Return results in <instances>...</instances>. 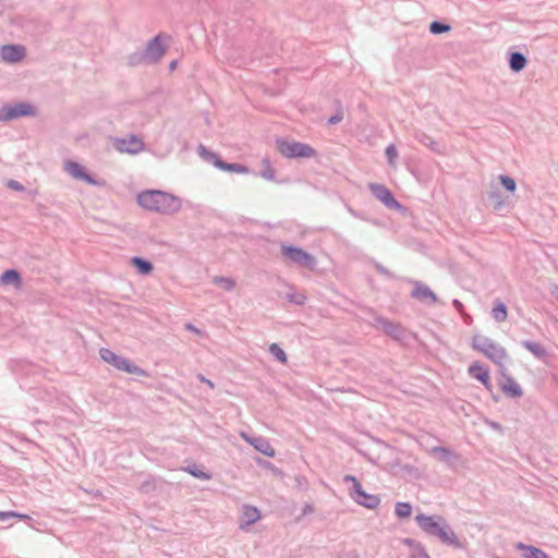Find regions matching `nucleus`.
Here are the masks:
<instances>
[{"label":"nucleus","mask_w":558,"mask_h":558,"mask_svg":"<svg viewBox=\"0 0 558 558\" xmlns=\"http://www.w3.org/2000/svg\"><path fill=\"white\" fill-rule=\"evenodd\" d=\"M481 384L485 387V389H486L487 391H489V392H492V393H493V385H492V381H490V377L487 379V383H486V381H483V383H481Z\"/></svg>","instance_id":"obj_54"},{"label":"nucleus","mask_w":558,"mask_h":558,"mask_svg":"<svg viewBox=\"0 0 558 558\" xmlns=\"http://www.w3.org/2000/svg\"><path fill=\"white\" fill-rule=\"evenodd\" d=\"M434 537H437L442 544L450 546L454 549H465V543L461 542L456 535L452 527L445 520L438 529Z\"/></svg>","instance_id":"obj_13"},{"label":"nucleus","mask_w":558,"mask_h":558,"mask_svg":"<svg viewBox=\"0 0 558 558\" xmlns=\"http://www.w3.org/2000/svg\"><path fill=\"white\" fill-rule=\"evenodd\" d=\"M408 282L413 286L410 294L412 299L428 305H434L439 302L436 293L422 281L409 279Z\"/></svg>","instance_id":"obj_12"},{"label":"nucleus","mask_w":558,"mask_h":558,"mask_svg":"<svg viewBox=\"0 0 558 558\" xmlns=\"http://www.w3.org/2000/svg\"><path fill=\"white\" fill-rule=\"evenodd\" d=\"M471 347L473 350L483 353L499 367L504 366L502 361L507 357V352L492 339L482 335H475L472 338Z\"/></svg>","instance_id":"obj_2"},{"label":"nucleus","mask_w":558,"mask_h":558,"mask_svg":"<svg viewBox=\"0 0 558 558\" xmlns=\"http://www.w3.org/2000/svg\"><path fill=\"white\" fill-rule=\"evenodd\" d=\"M402 543L404 545L411 547L412 549H416L417 547H420V545H422V543L415 541L414 538H410V537L403 538Z\"/></svg>","instance_id":"obj_49"},{"label":"nucleus","mask_w":558,"mask_h":558,"mask_svg":"<svg viewBox=\"0 0 558 558\" xmlns=\"http://www.w3.org/2000/svg\"><path fill=\"white\" fill-rule=\"evenodd\" d=\"M469 375L480 383L486 381L490 377L489 368L483 364H481L478 361H475L469 366Z\"/></svg>","instance_id":"obj_24"},{"label":"nucleus","mask_w":558,"mask_h":558,"mask_svg":"<svg viewBox=\"0 0 558 558\" xmlns=\"http://www.w3.org/2000/svg\"><path fill=\"white\" fill-rule=\"evenodd\" d=\"M492 397H493V399H494L495 401H498V400H499V398H498L497 396H495V395H493Z\"/></svg>","instance_id":"obj_62"},{"label":"nucleus","mask_w":558,"mask_h":558,"mask_svg":"<svg viewBox=\"0 0 558 558\" xmlns=\"http://www.w3.org/2000/svg\"><path fill=\"white\" fill-rule=\"evenodd\" d=\"M385 154H386L389 165H395L396 159L398 157V151H397L396 146L393 144L388 145L386 147Z\"/></svg>","instance_id":"obj_42"},{"label":"nucleus","mask_w":558,"mask_h":558,"mask_svg":"<svg viewBox=\"0 0 558 558\" xmlns=\"http://www.w3.org/2000/svg\"><path fill=\"white\" fill-rule=\"evenodd\" d=\"M99 355L102 361L112 365L113 367H116L119 371L125 372L128 374L142 376V377L149 376V373L146 369L134 364L130 359L118 355L110 349L101 348L99 350Z\"/></svg>","instance_id":"obj_4"},{"label":"nucleus","mask_w":558,"mask_h":558,"mask_svg":"<svg viewBox=\"0 0 558 558\" xmlns=\"http://www.w3.org/2000/svg\"><path fill=\"white\" fill-rule=\"evenodd\" d=\"M428 29L434 35H441L448 33L451 29V26L448 23L436 20L430 22Z\"/></svg>","instance_id":"obj_37"},{"label":"nucleus","mask_w":558,"mask_h":558,"mask_svg":"<svg viewBox=\"0 0 558 558\" xmlns=\"http://www.w3.org/2000/svg\"><path fill=\"white\" fill-rule=\"evenodd\" d=\"M499 375L500 378L498 379V385L505 396L513 399H518L523 396L521 386L511 375L507 374L505 366L499 367Z\"/></svg>","instance_id":"obj_11"},{"label":"nucleus","mask_w":558,"mask_h":558,"mask_svg":"<svg viewBox=\"0 0 558 558\" xmlns=\"http://www.w3.org/2000/svg\"><path fill=\"white\" fill-rule=\"evenodd\" d=\"M374 267L378 274L385 276L386 278L396 279L395 274L391 272L388 268H386L383 264L374 262Z\"/></svg>","instance_id":"obj_43"},{"label":"nucleus","mask_w":558,"mask_h":558,"mask_svg":"<svg viewBox=\"0 0 558 558\" xmlns=\"http://www.w3.org/2000/svg\"><path fill=\"white\" fill-rule=\"evenodd\" d=\"M262 167L263 169L260 171V177L268 181H275V170L271 166L269 158L265 157L262 159Z\"/></svg>","instance_id":"obj_35"},{"label":"nucleus","mask_w":558,"mask_h":558,"mask_svg":"<svg viewBox=\"0 0 558 558\" xmlns=\"http://www.w3.org/2000/svg\"><path fill=\"white\" fill-rule=\"evenodd\" d=\"M414 138L417 142H420L421 144H423L424 146L428 147L432 151H435L437 154L441 153L442 146L439 144V142L434 140L432 136H429L425 132H423L421 130L414 131Z\"/></svg>","instance_id":"obj_23"},{"label":"nucleus","mask_w":558,"mask_h":558,"mask_svg":"<svg viewBox=\"0 0 558 558\" xmlns=\"http://www.w3.org/2000/svg\"><path fill=\"white\" fill-rule=\"evenodd\" d=\"M246 439L258 452H260L269 458L275 457L276 451L266 438L259 436V437H252V438H246Z\"/></svg>","instance_id":"obj_20"},{"label":"nucleus","mask_w":558,"mask_h":558,"mask_svg":"<svg viewBox=\"0 0 558 558\" xmlns=\"http://www.w3.org/2000/svg\"><path fill=\"white\" fill-rule=\"evenodd\" d=\"M288 300L296 305H303L306 298L303 294H289Z\"/></svg>","instance_id":"obj_47"},{"label":"nucleus","mask_w":558,"mask_h":558,"mask_svg":"<svg viewBox=\"0 0 558 558\" xmlns=\"http://www.w3.org/2000/svg\"><path fill=\"white\" fill-rule=\"evenodd\" d=\"M485 423L487 426H489L494 430L498 432L499 434H501V435L504 434L505 428L500 423H498L496 421H492V420H485Z\"/></svg>","instance_id":"obj_48"},{"label":"nucleus","mask_w":558,"mask_h":558,"mask_svg":"<svg viewBox=\"0 0 558 558\" xmlns=\"http://www.w3.org/2000/svg\"><path fill=\"white\" fill-rule=\"evenodd\" d=\"M197 379H198L201 383L206 384L209 388H211V389H214V388H215V384H214L210 379H207L203 374H198V375H197Z\"/></svg>","instance_id":"obj_52"},{"label":"nucleus","mask_w":558,"mask_h":558,"mask_svg":"<svg viewBox=\"0 0 558 558\" xmlns=\"http://www.w3.org/2000/svg\"><path fill=\"white\" fill-rule=\"evenodd\" d=\"M198 155L207 162L213 163L216 168L219 169L221 162L223 161L221 157L213 151L209 150L205 145L199 144L197 147Z\"/></svg>","instance_id":"obj_26"},{"label":"nucleus","mask_w":558,"mask_h":558,"mask_svg":"<svg viewBox=\"0 0 558 558\" xmlns=\"http://www.w3.org/2000/svg\"><path fill=\"white\" fill-rule=\"evenodd\" d=\"M37 114V108L25 101L5 104L0 107V122H10L13 120L35 117Z\"/></svg>","instance_id":"obj_7"},{"label":"nucleus","mask_w":558,"mask_h":558,"mask_svg":"<svg viewBox=\"0 0 558 558\" xmlns=\"http://www.w3.org/2000/svg\"><path fill=\"white\" fill-rule=\"evenodd\" d=\"M343 482L352 484V486L349 489V495L356 504H359L369 510H374L379 506V504H380L379 496L366 493L362 488L360 481L354 475H351V474L344 475Z\"/></svg>","instance_id":"obj_5"},{"label":"nucleus","mask_w":558,"mask_h":558,"mask_svg":"<svg viewBox=\"0 0 558 558\" xmlns=\"http://www.w3.org/2000/svg\"><path fill=\"white\" fill-rule=\"evenodd\" d=\"M492 316L497 323H502L508 317V307L507 305L500 301L499 299L495 300L494 306L492 310Z\"/></svg>","instance_id":"obj_29"},{"label":"nucleus","mask_w":558,"mask_h":558,"mask_svg":"<svg viewBox=\"0 0 558 558\" xmlns=\"http://www.w3.org/2000/svg\"><path fill=\"white\" fill-rule=\"evenodd\" d=\"M337 104L339 107L337 112L335 114L330 116L327 120V124H329V125H335L343 120V110H342L341 104H340V101H337Z\"/></svg>","instance_id":"obj_40"},{"label":"nucleus","mask_w":558,"mask_h":558,"mask_svg":"<svg viewBox=\"0 0 558 558\" xmlns=\"http://www.w3.org/2000/svg\"><path fill=\"white\" fill-rule=\"evenodd\" d=\"M461 315H462V317H463V319H464V322H465L466 324H470V323L472 322V317H471L469 314H465V313L463 312V313H461Z\"/></svg>","instance_id":"obj_57"},{"label":"nucleus","mask_w":558,"mask_h":558,"mask_svg":"<svg viewBox=\"0 0 558 558\" xmlns=\"http://www.w3.org/2000/svg\"><path fill=\"white\" fill-rule=\"evenodd\" d=\"M260 519V511L258 508L251 506V505H244L242 509V519L240 523V527L244 529L246 526H250L257 522Z\"/></svg>","instance_id":"obj_19"},{"label":"nucleus","mask_w":558,"mask_h":558,"mask_svg":"<svg viewBox=\"0 0 558 558\" xmlns=\"http://www.w3.org/2000/svg\"><path fill=\"white\" fill-rule=\"evenodd\" d=\"M141 64H148V58L145 56V51H135L128 57V65L137 66Z\"/></svg>","instance_id":"obj_34"},{"label":"nucleus","mask_w":558,"mask_h":558,"mask_svg":"<svg viewBox=\"0 0 558 558\" xmlns=\"http://www.w3.org/2000/svg\"><path fill=\"white\" fill-rule=\"evenodd\" d=\"M429 453L450 469H456L461 460V454L449 447L436 446L430 449Z\"/></svg>","instance_id":"obj_15"},{"label":"nucleus","mask_w":558,"mask_h":558,"mask_svg":"<svg viewBox=\"0 0 558 558\" xmlns=\"http://www.w3.org/2000/svg\"><path fill=\"white\" fill-rule=\"evenodd\" d=\"M452 305L454 306V308L459 312V313H463L464 312V305L461 301H459L458 299H454L452 301Z\"/></svg>","instance_id":"obj_53"},{"label":"nucleus","mask_w":558,"mask_h":558,"mask_svg":"<svg viewBox=\"0 0 558 558\" xmlns=\"http://www.w3.org/2000/svg\"><path fill=\"white\" fill-rule=\"evenodd\" d=\"M5 186L8 189L16 191V192H24L26 190L25 186L22 183H20L16 180H13V179L7 180Z\"/></svg>","instance_id":"obj_44"},{"label":"nucleus","mask_w":558,"mask_h":558,"mask_svg":"<svg viewBox=\"0 0 558 558\" xmlns=\"http://www.w3.org/2000/svg\"><path fill=\"white\" fill-rule=\"evenodd\" d=\"M269 353L282 364H286L288 362V356L284 350L277 343H271L269 345Z\"/></svg>","instance_id":"obj_38"},{"label":"nucleus","mask_w":558,"mask_h":558,"mask_svg":"<svg viewBox=\"0 0 558 558\" xmlns=\"http://www.w3.org/2000/svg\"><path fill=\"white\" fill-rule=\"evenodd\" d=\"M130 264L135 268L136 272L141 276H148L154 270L153 263L145 257L133 256L130 259Z\"/></svg>","instance_id":"obj_22"},{"label":"nucleus","mask_w":558,"mask_h":558,"mask_svg":"<svg viewBox=\"0 0 558 558\" xmlns=\"http://www.w3.org/2000/svg\"><path fill=\"white\" fill-rule=\"evenodd\" d=\"M13 517H17V512L15 511H0V521H5Z\"/></svg>","instance_id":"obj_51"},{"label":"nucleus","mask_w":558,"mask_h":558,"mask_svg":"<svg viewBox=\"0 0 558 558\" xmlns=\"http://www.w3.org/2000/svg\"><path fill=\"white\" fill-rule=\"evenodd\" d=\"M177 65H178V61L177 60L171 61L170 64H169V70L173 71L177 68Z\"/></svg>","instance_id":"obj_60"},{"label":"nucleus","mask_w":558,"mask_h":558,"mask_svg":"<svg viewBox=\"0 0 558 558\" xmlns=\"http://www.w3.org/2000/svg\"><path fill=\"white\" fill-rule=\"evenodd\" d=\"M372 326L380 329L385 335L400 343H405L410 337L409 330L400 323L392 322L384 316L376 315Z\"/></svg>","instance_id":"obj_8"},{"label":"nucleus","mask_w":558,"mask_h":558,"mask_svg":"<svg viewBox=\"0 0 558 558\" xmlns=\"http://www.w3.org/2000/svg\"><path fill=\"white\" fill-rule=\"evenodd\" d=\"M257 463L262 468L270 470L276 475H282L283 474L281 469L277 468L275 464H272L271 462H269L267 460H263V459L258 458L257 459Z\"/></svg>","instance_id":"obj_41"},{"label":"nucleus","mask_w":558,"mask_h":558,"mask_svg":"<svg viewBox=\"0 0 558 558\" xmlns=\"http://www.w3.org/2000/svg\"><path fill=\"white\" fill-rule=\"evenodd\" d=\"M185 329L191 330L195 333H201V330L198 328H196L194 325H192L191 323L185 324Z\"/></svg>","instance_id":"obj_55"},{"label":"nucleus","mask_w":558,"mask_h":558,"mask_svg":"<svg viewBox=\"0 0 558 558\" xmlns=\"http://www.w3.org/2000/svg\"><path fill=\"white\" fill-rule=\"evenodd\" d=\"M551 295L555 298V300L558 302V286H555L551 290Z\"/></svg>","instance_id":"obj_56"},{"label":"nucleus","mask_w":558,"mask_h":558,"mask_svg":"<svg viewBox=\"0 0 558 558\" xmlns=\"http://www.w3.org/2000/svg\"><path fill=\"white\" fill-rule=\"evenodd\" d=\"M415 521L420 529L429 536H435L440 525L444 523L445 518L441 515H427L420 513L415 517Z\"/></svg>","instance_id":"obj_14"},{"label":"nucleus","mask_w":558,"mask_h":558,"mask_svg":"<svg viewBox=\"0 0 558 558\" xmlns=\"http://www.w3.org/2000/svg\"><path fill=\"white\" fill-rule=\"evenodd\" d=\"M337 558H360V555L356 550H349L339 554Z\"/></svg>","instance_id":"obj_50"},{"label":"nucleus","mask_w":558,"mask_h":558,"mask_svg":"<svg viewBox=\"0 0 558 558\" xmlns=\"http://www.w3.org/2000/svg\"><path fill=\"white\" fill-rule=\"evenodd\" d=\"M219 170L226 171V172H234V173H248L250 172V169L244 165L236 163V162L230 163L225 160L221 162Z\"/></svg>","instance_id":"obj_32"},{"label":"nucleus","mask_w":558,"mask_h":558,"mask_svg":"<svg viewBox=\"0 0 558 558\" xmlns=\"http://www.w3.org/2000/svg\"><path fill=\"white\" fill-rule=\"evenodd\" d=\"M409 558H430L423 545L413 549Z\"/></svg>","instance_id":"obj_45"},{"label":"nucleus","mask_w":558,"mask_h":558,"mask_svg":"<svg viewBox=\"0 0 558 558\" xmlns=\"http://www.w3.org/2000/svg\"><path fill=\"white\" fill-rule=\"evenodd\" d=\"M488 198L493 202V208L495 211H501L507 206V202L502 198L497 189L488 192Z\"/></svg>","instance_id":"obj_30"},{"label":"nucleus","mask_w":558,"mask_h":558,"mask_svg":"<svg viewBox=\"0 0 558 558\" xmlns=\"http://www.w3.org/2000/svg\"><path fill=\"white\" fill-rule=\"evenodd\" d=\"M295 484H296V487L300 489V490H306L307 487H308V481L305 476L303 475H299L295 477Z\"/></svg>","instance_id":"obj_46"},{"label":"nucleus","mask_w":558,"mask_h":558,"mask_svg":"<svg viewBox=\"0 0 558 558\" xmlns=\"http://www.w3.org/2000/svg\"><path fill=\"white\" fill-rule=\"evenodd\" d=\"M313 511H314V508L311 505H306L303 510L304 513H308V512H313Z\"/></svg>","instance_id":"obj_58"},{"label":"nucleus","mask_w":558,"mask_h":558,"mask_svg":"<svg viewBox=\"0 0 558 558\" xmlns=\"http://www.w3.org/2000/svg\"><path fill=\"white\" fill-rule=\"evenodd\" d=\"M368 189L373 196L380 201L387 208L404 211L405 207L396 199L392 192L381 183H369Z\"/></svg>","instance_id":"obj_10"},{"label":"nucleus","mask_w":558,"mask_h":558,"mask_svg":"<svg viewBox=\"0 0 558 558\" xmlns=\"http://www.w3.org/2000/svg\"><path fill=\"white\" fill-rule=\"evenodd\" d=\"M498 180H499L501 186L506 191H508L510 193H514L515 192L517 183H515L513 178H511V177H509L507 174H500V175H498Z\"/></svg>","instance_id":"obj_39"},{"label":"nucleus","mask_w":558,"mask_h":558,"mask_svg":"<svg viewBox=\"0 0 558 558\" xmlns=\"http://www.w3.org/2000/svg\"><path fill=\"white\" fill-rule=\"evenodd\" d=\"M522 347L531 352L535 357L543 360L548 355L547 350L536 341L532 340H523L521 342Z\"/></svg>","instance_id":"obj_27"},{"label":"nucleus","mask_w":558,"mask_h":558,"mask_svg":"<svg viewBox=\"0 0 558 558\" xmlns=\"http://www.w3.org/2000/svg\"><path fill=\"white\" fill-rule=\"evenodd\" d=\"M508 64L512 72L519 73L524 70L527 64L526 57L520 51H510L508 53Z\"/></svg>","instance_id":"obj_21"},{"label":"nucleus","mask_w":558,"mask_h":558,"mask_svg":"<svg viewBox=\"0 0 558 558\" xmlns=\"http://www.w3.org/2000/svg\"><path fill=\"white\" fill-rule=\"evenodd\" d=\"M518 549L523 550L524 558H549V556L541 548L533 545H525L518 543L515 546Z\"/></svg>","instance_id":"obj_28"},{"label":"nucleus","mask_w":558,"mask_h":558,"mask_svg":"<svg viewBox=\"0 0 558 558\" xmlns=\"http://www.w3.org/2000/svg\"><path fill=\"white\" fill-rule=\"evenodd\" d=\"M281 254L294 265L304 267L308 270H314L316 268L317 260L315 256L300 246L282 244Z\"/></svg>","instance_id":"obj_6"},{"label":"nucleus","mask_w":558,"mask_h":558,"mask_svg":"<svg viewBox=\"0 0 558 558\" xmlns=\"http://www.w3.org/2000/svg\"><path fill=\"white\" fill-rule=\"evenodd\" d=\"M114 147L121 153L135 155L144 149L145 144L135 134H130L128 138H116Z\"/></svg>","instance_id":"obj_17"},{"label":"nucleus","mask_w":558,"mask_h":558,"mask_svg":"<svg viewBox=\"0 0 558 558\" xmlns=\"http://www.w3.org/2000/svg\"><path fill=\"white\" fill-rule=\"evenodd\" d=\"M213 282L220 286L225 291H232L235 288V280L231 277L216 276Z\"/></svg>","instance_id":"obj_36"},{"label":"nucleus","mask_w":558,"mask_h":558,"mask_svg":"<svg viewBox=\"0 0 558 558\" xmlns=\"http://www.w3.org/2000/svg\"><path fill=\"white\" fill-rule=\"evenodd\" d=\"M0 57L7 63H19L26 57V49L17 44L3 45L0 48Z\"/></svg>","instance_id":"obj_16"},{"label":"nucleus","mask_w":558,"mask_h":558,"mask_svg":"<svg viewBox=\"0 0 558 558\" xmlns=\"http://www.w3.org/2000/svg\"><path fill=\"white\" fill-rule=\"evenodd\" d=\"M276 148L282 156L290 159L314 158L317 156L316 149L310 144L296 141L291 142L286 138H277Z\"/></svg>","instance_id":"obj_3"},{"label":"nucleus","mask_w":558,"mask_h":558,"mask_svg":"<svg viewBox=\"0 0 558 558\" xmlns=\"http://www.w3.org/2000/svg\"><path fill=\"white\" fill-rule=\"evenodd\" d=\"M65 170L74 178L92 185H96L97 182L94 177L87 172L86 168L74 160H68L65 162Z\"/></svg>","instance_id":"obj_18"},{"label":"nucleus","mask_w":558,"mask_h":558,"mask_svg":"<svg viewBox=\"0 0 558 558\" xmlns=\"http://www.w3.org/2000/svg\"><path fill=\"white\" fill-rule=\"evenodd\" d=\"M148 485H149V483H148V482H144V483L142 484V486H141V489H142V490H144V492H147V490H146V487H147Z\"/></svg>","instance_id":"obj_61"},{"label":"nucleus","mask_w":558,"mask_h":558,"mask_svg":"<svg viewBox=\"0 0 558 558\" xmlns=\"http://www.w3.org/2000/svg\"><path fill=\"white\" fill-rule=\"evenodd\" d=\"M186 473L198 480L208 481L213 477L211 473L203 471L199 465L193 463L183 469Z\"/></svg>","instance_id":"obj_31"},{"label":"nucleus","mask_w":558,"mask_h":558,"mask_svg":"<svg viewBox=\"0 0 558 558\" xmlns=\"http://www.w3.org/2000/svg\"><path fill=\"white\" fill-rule=\"evenodd\" d=\"M137 204L161 215H173L182 207L180 197L160 190H146L137 194Z\"/></svg>","instance_id":"obj_1"},{"label":"nucleus","mask_w":558,"mask_h":558,"mask_svg":"<svg viewBox=\"0 0 558 558\" xmlns=\"http://www.w3.org/2000/svg\"><path fill=\"white\" fill-rule=\"evenodd\" d=\"M16 518H19L21 520H29L31 519V517L28 514L19 513V512H17V517Z\"/></svg>","instance_id":"obj_59"},{"label":"nucleus","mask_w":558,"mask_h":558,"mask_svg":"<svg viewBox=\"0 0 558 558\" xmlns=\"http://www.w3.org/2000/svg\"><path fill=\"white\" fill-rule=\"evenodd\" d=\"M171 39L170 35L159 33L150 40H148L144 49L145 56L148 58V64L158 63L168 50V41Z\"/></svg>","instance_id":"obj_9"},{"label":"nucleus","mask_w":558,"mask_h":558,"mask_svg":"<svg viewBox=\"0 0 558 558\" xmlns=\"http://www.w3.org/2000/svg\"><path fill=\"white\" fill-rule=\"evenodd\" d=\"M0 281L4 286L12 284L15 288H21L22 276L19 270H16L14 268H10L2 272V275L0 277Z\"/></svg>","instance_id":"obj_25"},{"label":"nucleus","mask_w":558,"mask_h":558,"mask_svg":"<svg viewBox=\"0 0 558 558\" xmlns=\"http://www.w3.org/2000/svg\"><path fill=\"white\" fill-rule=\"evenodd\" d=\"M395 513L399 519H409L412 514V505L405 501H398L395 507Z\"/></svg>","instance_id":"obj_33"}]
</instances>
